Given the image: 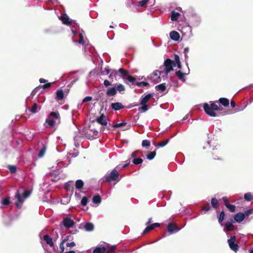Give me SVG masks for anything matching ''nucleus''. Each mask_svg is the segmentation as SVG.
Returning <instances> with one entry per match:
<instances>
[{
  "instance_id": "obj_40",
  "label": "nucleus",
  "mask_w": 253,
  "mask_h": 253,
  "mask_svg": "<svg viewBox=\"0 0 253 253\" xmlns=\"http://www.w3.org/2000/svg\"><path fill=\"white\" fill-rule=\"evenodd\" d=\"M226 207L228 208L231 212H233L235 211L236 207L235 205L226 204Z\"/></svg>"
},
{
  "instance_id": "obj_21",
  "label": "nucleus",
  "mask_w": 253,
  "mask_h": 253,
  "mask_svg": "<svg viewBox=\"0 0 253 253\" xmlns=\"http://www.w3.org/2000/svg\"><path fill=\"white\" fill-rule=\"evenodd\" d=\"M41 107H39L36 103H34L31 108H29V110L33 114L38 112V110H40Z\"/></svg>"
},
{
  "instance_id": "obj_18",
  "label": "nucleus",
  "mask_w": 253,
  "mask_h": 253,
  "mask_svg": "<svg viewBox=\"0 0 253 253\" xmlns=\"http://www.w3.org/2000/svg\"><path fill=\"white\" fill-rule=\"evenodd\" d=\"M164 72V71H158V70H155L152 73V77H156L157 79H154L155 81H156V82H161V79L160 76H158V73L161 75Z\"/></svg>"
},
{
  "instance_id": "obj_47",
  "label": "nucleus",
  "mask_w": 253,
  "mask_h": 253,
  "mask_svg": "<svg viewBox=\"0 0 253 253\" xmlns=\"http://www.w3.org/2000/svg\"><path fill=\"white\" fill-rule=\"evenodd\" d=\"M149 0H141L138 2V6L141 7L146 6Z\"/></svg>"
},
{
  "instance_id": "obj_53",
  "label": "nucleus",
  "mask_w": 253,
  "mask_h": 253,
  "mask_svg": "<svg viewBox=\"0 0 253 253\" xmlns=\"http://www.w3.org/2000/svg\"><path fill=\"white\" fill-rule=\"evenodd\" d=\"M79 43L80 44H82V45H84V37H83V34L82 33H80L79 34Z\"/></svg>"
},
{
  "instance_id": "obj_61",
  "label": "nucleus",
  "mask_w": 253,
  "mask_h": 253,
  "mask_svg": "<svg viewBox=\"0 0 253 253\" xmlns=\"http://www.w3.org/2000/svg\"><path fill=\"white\" fill-rule=\"evenodd\" d=\"M104 85L105 86H108L111 85L112 84H111V82H110L109 81H108L107 80H105L104 81Z\"/></svg>"
},
{
  "instance_id": "obj_32",
  "label": "nucleus",
  "mask_w": 253,
  "mask_h": 253,
  "mask_svg": "<svg viewBox=\"0 0 253 253\" xmlns=\"http://www.w3.org/2000/svg\"><path fill=\"white\" fill-rule=\"evenodd\" d=\"M101 201V198L100 195H96L93 196L92 198V202L94 204H99Z\"/></svg>"
},
{
  "instance_id": "obj_46",
  "label": "nucleus",
  "mask_w": 253,
  "mask_h": 253,
  "mask_svg": "<svg viewBox=\"0 0 253 253\" xmlns=\"http://www.w3.org/2000/svg\"><path fill=\"white\" fill-rule=\"evenodd\" d=\"M169 142V139H166V140H164V141H162L160 142H159V143H158L157 144V146L158 147H164L165 146H166Z\"/></svg>"
},
{
  "instance_id": "obj_64",
  "label": "nucleus",
  "mask_w": 253,
  "mask_h": 253,
  "mask_svg": "<svg viewBox=\"0 0 253 253\" xmlns=\"http://www.w3.org/2000/svg\"><path fill=\"white\" fill-rule=\"evenodd\" d=\"M129 163H130L129 161V162H127V163H126L125 165H124L122 167V168H126L127 167L129 166Z\"/></svg>"
},
{
  "instance_id": "obj_50",
  "label": "nucleus",
  "mask_w": 253,
  "mask_h": 253,
  "mask_svg": "<svg viewBox=\"0 0 253 253\" xmlns=\"http://www.w3.org/2000/svg\"><path fill=\"white\" fill-rule=\"evenodd\" d=\"M88 198L86 197H84L81 200V204L83 206H85L87 205Z\"/></svg>"
},
{
  "instance_id": "obj_17",
  "label": "nucleus",
  "mask_w": 253,
  "mask_h": 253,
  "mask_svg": "<svg viewBox=\"0 0 253 253\" xmlns=\"http://www.w3.org/2000/svg\"><path fill=\"white\" fill-rule=\"evenodd\" d=\"M111 106L115 111H118L124 108V106L120 102L113 103L111 104Z\"/></svg>"
},
{
  "instance_id": "obj_4",
  "label": "nucleus",
  "mask_w": 253,
  "mask_h": 253,
  "mask_svg": "<svg viewBox=\"0 0 253 253\" xmlns=\"http://www.w3.org/2000/svg\"><path fill=\"white\" fill-rule=\"evenodd\" d=\"M153 96V94L150 93L147 94L141 99L140 105L141 106L138 108L139 111L145 112L148 110L149 106L147 103Z\"/></svg>"
},
{
  "instance_id": "obj_34",
  "label": "nucleus",
  "mask_w": 253,
  "mask_h": 253,
  "mask_svg": "<svg viewBox=\"0 0 253 253\" xmlns=\"http://www.w3.org/2000/svg\"><path fill=\"white\" fill-rule=\"evenodd\" d=\"M49 117H52L56 119H60V115L58 112H51L48 115Z\"/></svg>"
},
{
  "instance_id": "obj_19",
  "label": "nucleus",
  "mask_w": 253,
  "mask_h": 253,
  "mask_svg": "<svg viewBox=\"0 0 253 253\" xmlns=\"http://www.w3.org/2000/svg\"><path fill=\"white\" fill-rule=\"evenodd\" d=\"M43 240L46 242V244H48L50 247H53L54 246L52 239L51 237H50L48 235H44Z\"/></svg>"
},
{
  "instance_id": "obj_9",
  "label": "nucleus",
  "mask_w": 253,
  "mask_h": 253,
  "mask_svg": "<svg viewBox=\"0 0 253 253\" xmlns=\"http://www.w3.org/2000/svg\"><path fill=\"white\" fill-rule=\"evenodd\" d=\"M95 121L102 126H106L107 125V117L103 113L95 119Z\"/></svg>"
},
{
  "instance_id": "obj_54",
  "label": "nucleus",
  "mask_w": 253,
  "mask_h": 253,
  "mask_svg": "<svg viewBox=\"0 0 253 253\" xmlns=\"http://www.w3.org/2000/svg\"><path fill=\"white\" fill-rule=\"evenodd\" d=\"M151 229L153 230L154 229V228H155L156 227H158L160 226V224L159 223H153L150 225H149Z\"/></svg>"
},
{
  "instance_id": "obj_36",
  "label": "nucleus",
  "mask_w": 253,
  "mask_h": 253,
  "mask_svg": "<svg viewBox=\"0 0 253 253\" xmlns=\"http://www.w3.org/2000/svg\"><path fill=\"white\" fill-rule=\"evenodd\" d=\"M156 154V151L151 152L147 155V158L149 160H152L155 157Z\"/></svg>"
},
{
  "instance_id": "obj_45",
  "label": "nucleus",
  "mask_w": 253,
  "mask_h": 253,
  "mask_svg": "<svg viewBox=\"0 0 253 253\" xmlns=\"http://www.w3.org/2000/svg\"><path fill=\"white\" fill-rule=\"evenodd\" d=\"M7 168L11 173H14L16 171V167L15 166L8 165Z\"/></svg>"
},
{
  "instance_id": "obj_24",
  "label": "nucleus",
  "mask_w": 253,
  "mask_h": 253,
  "mask_svg": "<svg viewBox=\"0 0 253 253\" xmlns=\"http://www.w3.org/2000/svg\"><path fill=\"white\" fill-rule=\"evenodd\" d=\"M56 99L58 100L63 99L64 98V92L62 89H59L56 91Z\"/></svg>"
},
{
  "instance_id": "obj_37",
  "label": "nucleus",
  "mask_w": 253,
  "mask_h": 253,
  "mask_svg": "<svg viewBox=\"0 0 253 253\" xmlns=\"http://www.w3.org/2000/svg\"><path fill=\"white\" fill-rule=\"evenodd\" d=\"M45 123L48 124L49 127H53L55 125V121L48 119H46Z\"/></svg>"
},
{
  "instance_id": "obj_23",
  "label": "nucleus",
  "mask_w": 253,
  "mask_h": 253,
  "mask_svg": "<svg viewBox=\"0 0 253 253\" xmlns=\"http://www.w3.org/2000/svg\"><path fill=\"white\" fill-rule=\"evenodd\" d=\"M65 188L67 191L73 192L74 189L73 182L69 181L67 182L65 184Z\"/></svg>"
},
{
  "instance_id": "obj_38",
  "label": "nucleus",
  "mask_w": 253,
  "mask_h": 253,
  "mask_svg": "<svg viewBox=\"0 0 253 253\" xmlns=\"http://www.w3.org/2000/svg\"><path fill=\"white\" fill-rule=\"evenodd\" d=\"M126 80L128 82L131 83L133 84H135L136 83V78L129 75L127 77Z\"/></svg>"
},
{
  "instance_id": "obj_33",
  "label": "nucleus",
  "mask_w": 253,
  "mask_h": 253,
  "mask_svg": "<svg viewBox=\"0 0 253 253\" xmlns=\"http://www.w3.org/2000/svg\"><path fill=\"white\" fill-rule=\"evenodd\" d=\"M174 59V62L175 63V64L176 63L178 68L179 69H181V62L180 61L179 56L177 54H175Z\"/></svg>"
},
{
  "instance_id": "obj_56",
  "label": "nucleus",
  "mask_w": 253,
  "mask_h": 253,
  "mask_svg": "<svg viewBox=\"0 0 253 253\" xmlns=\"http://www.w3.org/2000/svg\"><path fill=\"white\" fill-rule=\"evenodd\" d=\"M253 210H252V209H250V210H247V211H246L245 212V213L244 214H245V217L246 216H249L250 214H251L252 213H253Z\"/></svg>"
},
{
  "instance_id": "obj_52",
  "label": "nucleus",
  "mask_w": 253,
  "mask_h": 253,
  "mask_svg": "<svg viewBox=\"0 0 253 253\" xmlns=\"http://www.w3.org/2000/svg\"><path fill=\"white\" fill-rule=\"evenodd\" d=\"M118 73V72L116 70H113L111 74H110L109 76V78L110 80H112L113 79V77H116V75Z\"/></svg>"
},
{
  "instance_id": "obj_20",
  "label": "nucleus",
  "mask_w": 253,
  "mask_h": 253,
  "mask_svg": "<svg viewBox=\"0 0 253 253\" xmlns=\"http://www.w3.org/2000/svg\"><path fill=\"white\" fill-rule=\"evenodd\" d=\"M218 102L225 107H228L229 105V100L226 98H220Z\"/></svg>"
},
{
  "instance_id": "obj_39",
  "label": "nucleus",
  "mask_w": 253,
  "mask_h": 253,
  "mask_svg": "<svg viewBox=\"0 0 253 253\" xmlns=\"http://www.w3.org/2000/svg\"><path fill=\"white\" fill-rule=\"evenodd\" d=\"M202 210L204 211H208L211 209V207L210 206V205L209 203H207L206 204H204L202 207Z\"/></svg>"
},
{
  "instance_id": "obj_29",
  "label": "nucleus",
  "mask_w": 253,
  "mask_h": 253,
  "mask_svg": "<svg viewBox=\"0 0 253 253\" xmlns=\"http://www.w3.org/2000/svg\"><path fill=\"white\" fill-rule=\"evenodd\" d=\"M211 204L212 207L214 208H217L219 206V202L217 199L212 198L211 200Z\"/></svg>"
},
{
  "instance_id": "obj_57",
  "label": "nucleus",
  "mask_w": 253,
  "mask_h": 253,
  "mask_svg": "<svg viewBox=\"0 0 253 253\" xmlns=\"http://www.w3.org/2000/svg\"><path fill=\"white\" fill-rule=\"evenodd\" d=\"M92 97L91 96H86L84 98L83 100V103L90 101L92 100Z\"/></svg>"
},
{
  "instance_id": "obj_42",
  "label": "nucleus",
  "mask_w": 253,
  "mask_h": 253,
  "mask_svg": "<svg viewBox=\"0 0 253 253\" xmlns=\"http://www.w3.org/2000/svg\"><path fill=\"white\" fill-rule=\"evenodd\" d=\"M142 162H143V160H142V159H141L140 158H134L132 160V163L135 165H138L139 164H140Z\"/></svg>"
},
{
  "instance_id": "obj_30",
  "label": "nucleus",
  "mask_w": 253,
  "mask_h": 253,
  "mask_svg": "<svg viewBox=\"0 0 253 253\" xmlns=\"http://www.w3.org/2000/svg\"><path fill=\"white\" fill-rule=\"evenodd\" d=\"M117 72L120 73L123 77H127L129 75L128 72L123 68H120Z\"/></svg>"
},
{
  "instance_id": "obj_28",
  "label": "nucleus",
  "mask_w": 253,
  "mask_h": 253,
  "mask_svg": "<svg viewBox=\"0 0 253 253\" xmlns=\"http://www.w3.org/2000/svg\"><path fill=\"white\" fill-rule=\"evenodd\" d=\"M155 88L157 90L164 91L166 89V84L165 83L160 84L156 85Z\"/></svg>"
},
{
  "instance_id": "obj_1",
  "label": "nucleus",
  "mask_w": 253,
  "mask_h": 253,
  "mask_svg": "<svg viewBox=\"0 0 253 253\" xmlns=\"http://www.w3.org/2000/svg\"><path fill=\"white\" fill-rule=\"evenodd\" d=\"M31 194V192L29 190H24L22 195L20 190L17 191L15 198L17 199V201L15 202V205L18 209H20L24 202L25 199L27 198Z\"/></svg>"
},
{
  "instance_id": "obj_44",
  "label": "nucleus",
  "mask_w": 253,
  "mask_h": 253,
  "mask_svg": "<svg viewBox=\"0 0 253 253\" xmlns=\"http://www.w3.org/2000/svg\"><path fill=\"white\" fill-rule=\"evenodd\" d=\"M1 203L4 206L9 205L10 203L9 198H5L2 200Z\"/></svg>"
},
{
  "instance_id": "obj_14",
  "label": "nucleus",
  "mask_w": 253,
  "mask_h": 253,
  "mask_svg": "<svg viewBox=\"0 0 253 253\" xmlns=\"http://www.w3.org/2000/svg\"><path fill=\"white\" fill-rule=\"evenodd\" d=\"M60 19L64 24L70 25L72 24V22L70 20L68 16L66 14H62L61 16Z\"/></svg>"
},
{
  "instance_id": "obj_3",
  "label": "nucleus",
  "mask_w": 253,
  "mask_h": 253,
  "mask_svg": "<svg viewBox=\"0 0 253 253\" xmlns=\"http://www.w3.org/2000/svg\"><path fill=\"white\" fill-rule=\"evenodd\" d=\"M117 169H120V166H118L109 173L105 175V182L109 183L112 181H119L120 180L119 174Z\"/></svg>"
},
{
  "instance_id": "obj_31",
  "label": "nucleus",
  "mask_w": 253,
  "mask_h": 253,
  "mask_svg": "<svg viewBox=\"0 0 253 253\" xmlns=\"http://www.w3.org/2000/svg\"><path fill=\"white\" fill-rule=\"evenodd\" d=\"M46 149H47L46 146L45 145H43L42 148L41 149V150L39 152V153L38 154V157L39 158L42 157L44 155V154L46 152Z\"/></svg>"
},
{
  "instance_id": "obj_63",
  "label": "nucleus",
  "mask_w": 253,
  "mask_h": 253,
  "mask_svg": "<svg viewBox=\"0 0 253 253\" xmlns=\"http://www.w3.org/2000/svg\"><path fill=\"white\" fill-rule=\"evenodd\" d=\"M39 81L41 83H46V82H47V80L43 78L40 79Z\"/></svg>"
},
{
  "instance_id": "obj_13",
  "label": "nucleus",
  "mask_w": 253,
  "mask_h": 253,
  "mask_svg": "<svg viewBox=\"0 0 253 253\" xmlns=\"http://www.w3.org/2000/svg\"><path fill=\"white\" fill-rule=\"evenodd\" d=\"M234 218L236 221L240 223L245 218V214L242 212L237 213L234 215Z\"/></svg>"
},
{
  "instance_id": "obj_7",
  "label": "nucleus",
  "mask_w": 253,
  "mask_h": 253,
  "mask_svg": "<svg viewBox=\"0 0 253 253\" xmlns=\"http://www.w3.org/2000/svg\"><path fill=\"white\" fill-rule=\"evenodd\" d=\"M235 236H231L230 237V238L229 240H228V242L230 248L234 252H237L239 250V246L237 244H236L235 243Z\"/></svg>"
},
{
  "instance_id": "obj_6",
  "label": "nucleus",
  "mask_w": 253,
  "mask_h": 253,
  "mask_svg": "<svg viewBox=\"0 0 253 253\" xmlns=\"http://www.w3.org/2000/svg\"><path fill=\"white\" fill-rule=\"evenodd\" d=\"M164 66L165 74L167 76L170 71L173 70V67L175 66V63L174 61L168 58L164 61Z\"/></svg>"
},
{
  "instance_id": "obj_51",
  "label": "nucleus",
  "mask_w": 253,
  "mask_h": 253,
  "mask_svg": "<svg viewBox=\"0 0 253 253\" xmlns=\"http://www.w3.org/2000/svg\"><path fill=\"white\" fill-rule=\"evenodd\" d=\"M116 89L117 91L118 90L121 92L125 90V87L123 84H119L117 85Z\"/></svg>"
},
{
  "instance_id": "obj_41",
  "label": "nucleus",
  "mask_w": 253,
  "mask_h": 253,
  "mask_svg": "<svg viewBox=\"0 0 253 253\" xmlns=\"http://www.w3.org/2000/svg\"><path fill=\"white\" fill-rule=\"evenodd\" d=\"M225 215V213L223 211H222L220 213L219 216L218 217V220L219 223L221 224L223 220L224 219Z\"/></svg>"
},
{
  "instance_id": "obj_59",
  "label": "nucleus",
  "mask_w": 253,
  "mask_h": 253,
  "mask_svg": "<svg viewBox=\"0 0 253 253\" xmlns=\"http://www.w3.org/2000/svg\"><path fill=\"white\" fill-rule=\"evenodd\" d=\"M76 246V244L74 242H72L70 243H67L66 244V246L68 247H73Z\"/></svg>"
},
{
  "instance_id": "obj_12",
  "label": "nucleus",
  "mask_w": 253,
  "mask_h": 253,
  "mask_svg": "<svg viewBox=\"0 0 253 253\" xmlns=\"http://www.w3.org/2000/svg\"><path fill=\"white\" fill-rule=\"evenodd\" d=\"M189 69L188 68L187 73H182L181 71H178L175 72V75L180 80L182 81V82H185V77L186 75L189 74Z\"/></svg>"
},
{
  "instance_id": "obj_58",
  "label": "nucleus",
  "mask_w": 253,
  "mask_h": 253,
  "mask_svg": "<svg viewBox=\"0 0 253 253\" xmlns=\"http://www.w3.org/2000/svg\"><path fill=\"white\" fill-rule=\"evenodd\" d=\"M151 230L149 226H147L143 232V234H146Z\"/></svg>"
},
{
  "instance_id": "obj_2",
  "label": "nucleus",
  "mask_w": 253,
  "mask_h": 253,
  "mask_svg": "<svg viewBox=\"0 0 253 253\" xmlns=\"http://www.w3.org/2000/svg\"><path fill=\"white\" fill-rule=\"evenodd\" d=\"M203 108L206 113L211 117H215L216 116L214 111H221L222 110V108L219 107L214 103H211L210 105H209L208 103H204Z\"/></svg>"
},
{
  "instance_id": "obj_27",
  "label": "nucleus",
  "mask_w": 253,
  "mask_h": 253,
  "mask_svg": "<svg viewBox=\"0 0 253 253\" xmlns=\"http://www.w3.org/2000/svg\"><path fill=\"white\" fill-rule=\"evenodd\" d=\"M84 228L87 231H91L93 230L94 225L92 223L90 222H87L84 225Z\"/></svg>"
},
{
  "instance_id": "obj_11",
  "label": "nucleus",
  "mask_w": 253,
  "mask_h": 253,
  "mask_svg": "<svg viewBox=\"0 0 253 253\" xmlns=\"http://www.w3.org/2000/svg\"><path fill=\"white\" fill-rule=\"evenodd\" d=\"M211 159L212 160H219L222 161V159L219 157V151L217 150V149H213L211 151Z\"/></svg>"
},
{
  "instance_id": "obj_48",
  "label": "nucleus",
  "mask_w": 253,
  "mask_h": 253,
  "mask_svg": "<svg viewBox=\"0 0 253 253\" xmlns=\"http://www.w3.org/2000/svg\"><path fill=\"white\" fill-rule=\"evenodd\" d=\"M126 125V123L125 121H123L122 123L116 124L113 125L114 128L121 127L123 126H125Z\"/></svg>"
},
{
  "instance_id": "obj_62",
  "label": "nucleus",
  "mask_w": 253,
  "mask_h": 253,
  "mask_svg": "<svg viewBox=\"0 0 253 253\" xmlns=\"http://www.w3.org/2000/svg\"><path fill=\"white\" fill-rule=\"evenodd\" d=\"M222 200L224 202L225 205L226 206V204H229L228 201V199L226 197H223L222 198Z\"/></svg>"
},
{
  "instance_id": "obj_15",
  "label": "nucleus",
  "mask_w": 253,
  "mask_h": 253,
  "mask_svg": "<svg viewBox=\"0 0 253 253\" xmlns=\"http://www.w3.org/2000/svg\"><path fill=\"white\" fill-rule=\"evenodd\" d=\"M117 93V89L114 87H108L106 92V94L108 96H115Z\"/></svg>"
},
{
  "instance_id": "obj_55",
  "label": "nucleus",
  "mask_w": 253,
  "mask_h": 253,
  "mask_svg": "<svg viewBox=\"0 0 253 253\" xmlns=\"http://www.w3.org/2000/svg\"><path fill=\"white\" fill-rule=\"evenodd\" d=\"M51 84L50 83H47L41 86L43 89L48 88L51 86Z\"/></svg>"
},
{
  "instance_id": "obj_22",
  "label": "nucleus",
  "mask_w": 253,
  "mask_h": 253,
  "mask_svg": "<svg viewBox=\"0 0 253 253\" xmlns=\"http://www.w3.org/2000/svg\"><path fill=\"white\" fill-rule=\"evenodd\" d=\"M84 185V182L81 179L77 180L76 181L75 186L76 188L78 190H81L83 189Z\"/></svg>"
},
{
  "instance_id": "obj_16",
  "label": "nucleus",
  "mask_w": 253,
  "mask_h": 253,
  "mask_svg": "<svg viewBox=\"0 0 253 253\" xmlns=\"http://www.w3.org/2000/svg\"><path fill=\"white\" fill-rule=\"evenodd\" d=\"M169 36L171 39L174 41H178L180 38L179 34L175 31L170 32L169 33Z\"/></svg>"
},
{
  "instance_id": "obj_26",
  "label": "nucleus",
  "mask_w": 253,
  "mask_h": 253,
  "mask_svg": "<svg viewBox=\"0 0 253 253\" xmlns=\"http://www.w3.org/2000/svg\"><path fill=\"white\" fill-rule=\"evenodd\" d=\"M180 13L174 11L171 12V20L173 21H176L178 20Z\"/></svg>"
},
{
  "instance_id": "obj_49",
  "label": "nucleus",
  "mask_w": 253,
  "mask_h": 253,
  "mask_svg": "<svg viewBox=\"0 0 253 253\" xmlns=\"http://www.w3.org/2000/svg\"><path fill=\"white\" fill-rule=\"evenodd\" d=\"M143 147H149L150 146V141L148 140H143L142 142Z\"/></svg>"
},
{
  "instance_id": "obj_5",
  "label": "nucleus",
  "mask_w": 253,
  "mask_h": 253,
  "mask_svg": "<svg viewBox=\"0 0 253 253\" xmlns=\"http://www.w3.org/2000/svg\"><path fill=\"white\" fill-rule=\"evenodd\" d=\"M116 246H113L109 248L105 247H97L93 251V253H112L115 251Z\"/></svg>"
},
{
  "instance_id": "obj_10",
  "label": "nucleus",
  "mask_w": 253,
  "mask_h": 253,
  "mask_svg": "<svg viewBox=\"0 0 253 253\" xmlns=\"http://www.w3.org/2000/svg\"><path fill=\"white\" fill-rule=\"evenodd\" d=\"M64 226L67 228L73 227L75 222L69 217H66L63 220Z\"/></svg>"
},
{
  "instance_id": "obj_43",
  "label": "nucleus",
  "mask_w": 253,
  "mask_h": 253,
  "mask_svg": "<svg viewBox=\"0 0 253 253\" xmlns=\"http://www.w3.org/2000/svg\"><path fill=\"white\" fill-rule=\"evenodd\" d=\"M135 84L139 87L147 86L149 85V83L144 81L140 82H136Z\"/></svg>"
},
{
  "instance_id": "obj_25",
  "label": "nucleus",
  "mask_w": 253,
  "mask_h": 253,
  "mask_svg": "<svg viewBox=\"0 0 253 253\" xmlns=\"http://www.w3.org/2000/svg\"><path fill=\"white\" fill-rule=\"evenodd\" d=\"M225 227L226 231H231L234 230V227L232 223L230 222H227L225 224Z\"/></svg>"
},
{
  "instance_id": "obj_35",
  "label": "nucleus",
  "mask_w": 253,
  "mask_h": 253,
  "mask_svg": "<svg viewBox=\"0 0 253 253\" xmlns=\"http://www.w3.org/2000/svg\"><path fill=\"white\" fill-rule=\"evenodd\" d=\"M244 199L247 201H251L253 200V196L251 193H247L244 195Z\"/></svg>"
},
{
  "instance_id": "obj_60",
  "label": "nucleus",
  "mask_w": 253,
  "mask_h": 253,
  "mask_svg": "<svg viewBox=\"0 0 253 253\" xmlns=\"http://www.w3.org/2000/svg\"><path fill=\"white\" fill-rule=\"evenodd\" d=\"M59 246H60L61 253H63L64 251V249H65L64 246V244H63V243H60Z\"/></svg>"
},
{
  "instance_id": "obj_8",
  "label": "nucleus",
  "mask_w": 253,
  "mask_h": 253,
  "mask_svg": "<svg viewBox=\"0 0 253 253\" xmlns=\"http://www.w3.org/2000/svg\"><path fill=\"white\" fill-rule=\"evenodd\" d=\"M179 229L176 224L174 222L169 223L167 226V231L170 233L172 234L179 231Z\"/></svg>"
}]
</instances>
